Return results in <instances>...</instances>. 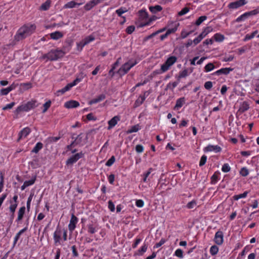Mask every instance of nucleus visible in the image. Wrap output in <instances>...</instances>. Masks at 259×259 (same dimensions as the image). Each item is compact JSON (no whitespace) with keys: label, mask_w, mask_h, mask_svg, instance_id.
I'll return each mask as SVG.
<instances>
[{"label":"nucleus","mask_w":259,"mask_h":259,"mask_svg":"<svg viewBox=\"0 0 259 259\" xmlns=\"http://www.w3.org/2000/svg\"><path fill=\"white\" fill-rule=\"evenodd\" d=\"M106 98V96L104 94H102L98 96H97L96 98H94L90 100L89 101V104L90 105H93L96 104L97 103L100 102L104 100Z\"/></svg>","instance_id":"obj_21"},{"label":"nucleus","mask_w":259,"mask_h":259,"mask_svg":"<svg viewBox=\"0 0 259 259\" xmlns=\"http://www.w3.org/2000/svg\"><path fill=\"white\" fill-rule=\"evenodd\" d=\"M193 32V31H190L189 32L186 31L185 30H183L181 33V37L183 39L186 38L189 35Z\"/></svg>","instance_id":"obj_54"},{"label":"nucleus","mask_w":259,"mask_h":259,"mask_svg":"<svg viewBox=\"0 0 259 259\" xmlns=\"http://www.w3.org/2000/svg\"><path fill=\"white\" fill-rule=\"evenodd\" d=\"M197 205V201L196 200L193 199L191 201L189 202L187 205L186 207L188 209H192Z\"/></svg>","instance_id":"obj_50"},{"label":"nucleus","mask_w":259,"mask_h":259,"mask_svg":"<svg viewBox=\"0 0 259 259\" xmlns=\"http://www.w3.org/2000/svg\"><path fill=\"white\" fill-rule=\"evenodd\" d=\"M231 170V167L228 163H224L222 167V170L224 172H228Z\"/></svg>","instance_id":"obj_55"},{"label":"nucleus","mask_w":259,"mask_h":259,"mask_svg":"<svg viewBox=\"0 0 259 259\" xmlns=\"http://www.w3.org/2000/svg\"><path fill=\"white\" fill-rule=\"evenodd\" d=\"M220 175L221 172L219 170L215 171L210 178V183L211 185L216 184L220 179Z\"/></svg>","instance_id":"obj_18"},{"label":"nucleus","mask_w":259,"mask_h":259,"mask_svg":"<svg viewBox=\"0 0 259 259\" xmlns=\"http://www.w3.org/2000/svg\"><path fill=\"white\" fill-rule=\"evenodd\" d=\"M142 241V239L140 238H138V237L136 238L135 242L132 244V248L135 249L137 248V246L141 243Z\"/></svg>","instance_id":"obj_60"},{"label":"nucleus","mask_w":259,"mask_h":259,"mask_svg":"<svg viewBox=\"0 0 259 259\" xmlns=\"http://www.w3.org/2000/svg\"><path fill=\"white\" fill-rule=\"evenodd\" d=\"M120 120V117L118 115L115 116L113 118H112L108 122V126L107 127V130H110L113 127H114L117 124L118 122Z\"/></svg>","instance_id":"obj_14"},{"label":"nucleus","mask_w":259,"mask_h":259,"mask_svg":"<svg viewBox=\"0 0 259 259\" xmlns=\"http://www.w3.org/2000/svg\"><path fill=\"white\" fill-rule=\"evenodd\" d=\"M33 195H34L33 193H31L27 199V203H26V208H27V211H28V212L30 210L31 202L32 198L33 197Z\"/></svg>","instance_id":"obj_46"},{"label":"nucleus","mask_w":259,"mask_h":259,"mask_svg":"<svg viewBox=\"0 0 259 259\" xmlns=\"http://www.w3.org/2000/svg\"><path fill=\"white\" fill-rule=\"evenodd\" d=\"M213 241L218 245L223 244L224 242V234L222 231L219 230L215 233Z\"/></svg>","instance_id":"obj_12"},{"label":"nucleus","mask_w":259,"mask_h":259,"mask_svg":"<svg viewBox=\"0 0 259 259\" xmlns=\"http://www.w3.org/2000/svg\"><path fill=\"white\" fill-rule=\"evenodd\" d=\"M177 61L176 56H172L168 57L166 61L161 66V70L162 72L167 71L170 66L174 65Z\"/></svg>","instance_id":"obj_5"},{"label":"nucleus","mask_w":259,"mask_h":259,"mask_svg":"<svg viewBox=\"0 0 259 259\" xmlns=\"http://www.w3.org/2000/svg\"><path fill=\"white\" fill-rule=\"evenodd\" d=\"M190 11V9L188 7H185L182 9L179 13L178 15L179 16H183L186 14H187Z\"/></svg>","instance_id":"obj_61"},{"label":"nucleus","mask_w":259,"mask_h":259,"mask_svg":"<svg viewBox=\"0 0 259 259\" xmlns=\"http://www.w3.org/2000/svg\"><path fill=\"white\" fill-rule=\"evenodd\" d=\"M71 250L72 252V256L74 257H77L79 256V254L77 249V248L75 245H73L71 246Z\"/></svg>","instance_id":"obj_57"},{"label":"nucleus","mask_w":259,"mask_h":259,"mask_svg":"<svg viewBox=\"0 0 259 259\" xmlns=\"http://www.w3.org/2000/svg\"><path fill=\"white\" fill-rule=\"evenodd\" d=\"M135 150L138 153H142L144 151V147L140 144L137 145L135 147Z\"/></svg>","instance_id":"obj_62"},{"label":"nucleus","mask_w":259,"mask_h":259,"mask_svg":"<svg viewBox=\"0 0 259 259\" xmlns=\"http://www.w3.org/2000/svg\"><path fill=\"white\" fill-rule=\"evenodd\" d=\"M258 14H259V7L254 10H253L249 12H246L244 14H242L238 18H237V19H236V22H240L241 21H244L249 16L256 15Z\"/></svg>","instance_id":"obj_6"},{"label":"nucleus","mask_w":259,"mask_h":259,"mask_svg":"<svg viewBox=\"0 0 259 259\" xmlns=\"http://www.w3.org/2000/svg\"><path fill=\"white\" fill-rule=\"evenodd\" d=\"M64 55V53L61 50H52L44 56L45 58L51 61L57 60L62 58Z\"/></svg>","instance_id":"obj_4"},{"label":"nucleus","mask_w":259,"mask_h":259,"mask_svg":"<svg viewBox=\"0 0 259 259\" xmlns=\"http://www.w3.org/2000/svg\"><path fill=\"white\" fill-rule=\"evenodd\" d=\"M72 139H74L73 141L75 145L83 146L84 145L87 140V137L83 134L81 133L78 135L76 138L72 137Z\"/></svg>","instance_id":"obj_9"},{"label":"nucleus","mask_w":259,"mask_h":259,"mask_svg":"<svg viewBox=\"0 0 259 259\" xmlns=\"http://www.w3.org/2000/svg\"><path fill=\"white\" fill-rule=\"evenodd\" d=\"M26 208L24 206L21 207L18 211V217L16 221L19 222L22 220L25 213Z\"/></svg>","instance_id":"obj_27"},{"label":"nucleus","mask_w":259,"mask_h":259,"mask_svg":"<svg viewBox=\"0 0 259 259\" xmlns=\"http://www.w3.org/2000/svg\"><path fill=\"white\" fill-rule=\"evenodd\" d=\"M207 17L206 16H201L199 17L195 21V24L196 26H199L203 21L207 19Z\"/></svg>","instance_id":"obj_45"},{"label":"nucleus","mask_w":259,"mask_h":259,"mask_svg":"<svg viewBox=\"0 0 259 259\" xmlns=\"http://www.w3.org/2000/svg\"><path fill=\"white\" fill-rule=\"evenodd\" d=\"M74 83L72 82L69 83H68L64 88H63L65 92L69 91L73 87L75 86Z\"/></svg>","instance_id":"obj_63"},{"label":"nucleus","mask_w":259,"mask_h":259,"mask_svg":"<svg viewBox=\"0 0 259 259\" xmlns=\"http://www.w3.org/2000/svg\"><path fill=\"white\" fill-rule=\"evenodd\" d=\"M140 130V127L139 124L135 125L131 127L127 131V133L131 134L133 133L137 132Z\"/></svg>","instance_id":"obj_48"},{"label":"nucleus","mask_w":259,"mask_h":259,"mask_svg":"<svg viewBox=\"0 0 259 259\" xmlns=\"http://www.w3.org/2000/svg\"><path fill=\"white\" fill-rule=\"evenodd\" d=\"M149 9L152 13L156 14L158 12H160L162 10V8L160 5H155L149 7Z\"/></svg>","instance_id":"obj_30"},{"label":"nucleus","mask_w":259,"mask_h":259,"mask_svg":"<svg viewBox=\"0 0 259 259\" xmlns=\"http://www.w3.org/2000/svg\"><path fill=\"white\" fill-rule=\"evenodd\" d=\"M84 156V153L81 151L79 153H76L71 157H70L66 161V165H72L76 163L79 159L83 158Z\"/></svg>","instance_id":"obj_7"},{"label":"nucleus","mask_w":259,"mask_h":259,"mask_svg":"<svg viewBox=\"0 0 259 259\" xmlns=\"http://www.w3.org/2000/svg\"><path fill=\"white\" fill-rule=\"evenodd\" d=\"M27 230V227H26L23 229L20 230L18 233H17L16 235V236L14 237V245L16 244L17 242L18 241V239L20 238V236L21 234H22L24 232H25Z\"/></svg>","instance_id":"obj_36"},{"label":"nucleus","mask_w":259,"mask_h":259,"mask_svg":"<svg viewBox=\"0 0 259 259\" xmlns=\"http://www.w3.org/2000/svg\"><path fill=\"white\" fill-rule=\"evenodd\" d=\"M219 250V249L218 246L216 245H213L210 247L209 252L211 255H215L218 253Z\"/></svg>","instance_id":"obj_43"},{"label":"nucleus","mask_w":259,"mask_h":259,"mask_svg":"<svg viewBox=\"0 0 259 259\" xmlns=\"http://www.w3.org/2000/svg\"><path fill=\"white\" fill-rule=\"evenodd\" d=\"M204 152L207 153L213 151L215 153H219L222 151V148L218 145H212L209 144L203 149Z\"/></svg>","instance_id":"obj_13"},{"label":"nucleus","mask_w":259,"mask_h":259,"mask_svg":"<svg viewBox=\"0 0 259 259\" xmlns=\"http://www.w3.org/2000/svg\"><path fill=\"white\" fill-rule=\"evenodd\" d=\"M215 68L214 65L212 63H209L206 64L204 67V72H208L212 71Z\"/></svg>","instance_id":"obj_44"},{"label":"nucleus","mask_w":259,"mask_h":259,"mask_svg":"<svg viewBox=\"0 0 259 259\" xmlns=\"http://www.w3.org/2000/svg\"><path fill=\"white\" fill-rule=\"evenodd\" d=\"M85 76V75L83 72H81L78 74H77L76 78L73 80V82L76 85L79 82H81L83 78Z\"/></svg>","instance_id":"obj_29"},{"label":"nucleus","mask_w":259,"mask_h":259,"mask_svg":"<svg viewBox=\"0 0 259 259\" xmlns=\"http://www.w3.org/2000/svg\"><path fill=\"white\" fill-rule=\"evenodd\" d=\"M51 105V102L50 100H49L48 101L46 102L44 105V109L42 110V113H45L48 109L50 107Z\"/></svg>","instance_id":"obj_56"},{"label":"nucleus","mask_w":259,"mask_h":259,"mask_svg":"<svg viewBox=\"0 0 259 259\" xmlns=\"http://www.w3.org/2000/svg\"><path fill=\"white\" fill-rule=\"evenodd\" d=\"M174 255L179 258H182L184 257L183 251L181 249L178 248L175 251Z\"/></svg>","instance_id":"obj_47"},{"label":"nucleus","mask_w":259,"mask_h":259,"mask_svg":"<svg viewBox=\"0 0 259 259\" xmlns=\"http://www.w3.org/2000/svg\"><path fill=\"white\" fill-rule=\"evenodd\" d=\"M185 97H181L178 99L176 101V105L174 108V110H178L181 108L183 105L185 103Z\"/></svg>","instance_id":"obj_22"},{"label":"nucleus","mask_w":259,"mask_h":259,"mask_svg":"<svg viewBox=\"0 0 259 259\" xmlns=\"http://www.w3.org/2000/svg\"><path fill=\"white\" fill-rule=\"evenodd\" d=\"M79 106V103L75 100H70L66 102L64 104V107L68 109L76 108Z\"/></svg>","instance_id":"obj_17"},{"label":"nucleus","mask_w":259,"mask_h":259,"mask_svg":"<svg viewBox=\"0 0 259 259\" xmlns=\"http://www.w3.org/2000/svg\"><path fill=\"white\" fill-rule=\"evenodd\" d=\"M137 60L130 59L127 62L124 63L118 71L120 75H123L126 74L130 69L138 63Z\"/></svg>","instance_id":"obj_3"},{"label":"nucleus","mask_w":259,"mask_h":259,"mask_svg":"<svg viewBox=\"0 0 259 259\" xmlns=\"http://www.w3.org/2000/svg\"><path fill=\"white\" fill-rule=\"evenodd\" d=\"M36 101L35 100H31L30 101L27 102L26 103L22 104L16 109V110L14 111V114L15 115V118H17L18 117V115L21 112H28L31 109L37 107L36 105Z\"/></svg>","instance_id":"obj_2"},{"label":"nucleus","mask_w":259,"mask_h":259,"mask_svg":"<svg viewBox=\"0 0 259 259\" xmlns=\"http://www.w3.org/2000/svg\"><path fill=\"white\" fill-rule=\"evenodd\" d=\"M17 85L13 83L9 87L7 88H3L0 91V95L1 96L7 95L10 92L15 89Z\"/></svg>","instance_id":"obj_15"},{"label":"nucleus","mask_w":259,"mask_h":259,"mask_svg":"<svg viewBox=\"0 0 259 259\" xmlns=\"http://www.w3.org/2000/svg\"><path fill=\"white\" fill-rule=\"evenodd\" d=\"M51 1L50 0H47L43 3L40 7V10L41 11H47L51 7Z\"/></svg>","instance_id":"obj_34"},{"label":"nucleus","mask_w":259,"mask_h":259,"mask_svg":"<svg viewBox=\"0 0 259 259\" xmlns=\"http://www.w3.org/2000/svg\"><path fill=\"white\" fill-rule=\"evenodd\" d=\"M207 158V156L205 155H203L201 156L199 163L200 166H202L206 163Z\"/></svg>","instance_id":"obj_58"},{"label":"nucleus","mask_w":259,"mask_h":259,"mask_svg":"<svg viewBox=\"0 0 259 259\" xmlns=\"http://www.w3.org/2000/svg\"><path fill=\"white\" fill-rule=\"evenodd\" d=\"M140 18L143 21H147L149 19V15L146 10H141L139 11Z\"/></svg>","instance_id":"obj_24"},{"label":"nucleus","mask_w":259,"mask_h":259,"mask_svg":"<svg viewBox=\"0 0 259 259\" xmlns=\"http://www.w3.org/2000/svg\"><path fill=\"white\" fill-rule=\"evenodd\" d=\"M148 247V243L144 242L142 246L135 253L136 255L141 256L146 252Z\"/></svg>","instance_id":"obj_19"},{"label":"nucleus","mask_w":259,"mask_h":259,"mask_svg":"<svg viewBox=\"0 0 259 259\" xmlns=\"http://www.w3.org/2000/svg\"><path fill=\"white\" fill-rule=\"evenodd\" d=\"M85 46V45H84V42L81 40L76 43V49L77 51L80 52Z\"/></svg>","instance_id":"obj_59"},{"label":"nucleus","mask_w":259,"mask_h":259,"mask_svg":"<svg viewBox=\"0 0 259 259\" xmlns=\"http://www.w3.org/2000/svg\"><path fill=\"white\" fill-rule=\"evenodd\" d=\"M239 173L242 177H246L249 174V171L246 167H243L241 168Z\"/></svg>","instance_id":"obj_52"},{"label":"nucleus","mask_w":259,"mask_h":259,"mask_svg":"<svg viewBox=\"0 0 259 259\" xmlns=\"http://www.w3.org/2000/svg\"><path fill=\"white\" fill-rule=\"evenodd\" d=\"M233 70L231 68H222L213 73L214 75H220L221 74L227 75Z\"/></svg>","instance_id":"obj_20"},{"label":"nucleus","mask_w":259,"mask_h":259,"mask_svg":"<svg viewBox=\"0 0 259 259\" xmlns=\"http://www.w3.org/2000/svg\"><path fill=\"white\" fill-rule=\"evenodd\" d=\"M74 83L72 82L69 83H68L64 88H63L65 92L69 91L73 87L75 86Z\"/></svg>","instance_id":"obj_64"},{"label":"nucleus","mask_w":259,"mask_h":259,"mask_svg":"<svg viewBox=\"0 0 259 259\" xmlns=\"http://www.w3.org/2000/svg\"><path fill=\"white\" fill-rule=\"evenodd\" d=\"M249 108V104L247 101H244L240 105L238 112L243 113L248 110Z\"/></svg>","instance_id":"obj_23"},{"label":"nucleus","mask_w":259,"mask_h":259,"mask_svg":"<svg viewBox=\"0 0 259 259\" xmlns=\"http://www.w3.org/2000/svg\"><path fill=\"white\" fill-rule=\"evenodd\" d=\"M36 177L35 176L33 177H32L31 180H28V181H25L24 182V183L25 184V185L27 187H28L29 186H31L33 184H34V183H35V182L36 181Z\"/></svg>","instance_id":"obj_53"},{"label":"nucleus","mask_w":259,"mask_h":259,"mask_svg":"<svg viewBox=\"0 0 259 259\" xmlns=\"http://www.w3.org/2000/svg\"><path fill=\"white\" fill-rule=\"evenodd\" d=\"M88 232L90 234H93L98 231V228L93 224H90L87 225Z\"/></svg>","instance_id":"obj_33"},{"label":"nucleus","mask_w":259,"mask_h":259,"mask_svg":"<svg viewBox=\"0 0 259 259\" xmlns=\"http://www.w3.org/2000/svg\"><path fill=\"white\" fill-rule=\"evenodd\" d=\"M95 39V37L93 35H90L85 37L82 41L84 42V45H88L90 42L94 41Z\"/></svg>","instance_id":"obj_42"},{"label":"nucleus","mask_w":259,"mask_h":259,"mask_svg":"<svg viewBox=\"0 0 259 259\" xmlns=\"http://www.w3.org/2000/svg\"><path fill=\"white\" fill-rule=\"evenodd\" d=\"M192 71H193V69H191L189 74L191 73V72H192ZM188 75H189V73H188V69H185L183 70H182L179 72V75L178 78H184V77H186V76H187Z\"/></svg>","instance_id":"obj_39"},{"label":"nucleus","mask_w":259,"mask_h":259,"mask_svg":"<svg viewBox=\"0 0 259 259\" xmlns=\"http://www.w3.org/2000/svg\"><path fill=\"white\" fill-rule=\"evenodd\" d=\"M115 161V158L114 156H112L106 162L105 165L107 166H111Z\"/></svg>","instance_id":"obj_51"},{"label":"nucleus","mask_w":259,"mask_h":259,"mask_svg":"<svg viewBox=\"0 0 259 259\" xmlns=\"http://www.w3.org/2000/svg\"><path fill=\"white\" fill-rule=\"evenodd\" d=\"M43 148V144L42 143L37 142L32 150L31 151V153H37Z\"/></svg>","instance_id":"obj_32"},{"label":"nucleus","mask_w":259,"mask_h":259,"mask_svg":"<svg viewBox=\"0 0 259 259\" xmlns=\"http://www.w3.org/2000/svg\"><path fill=\"white\" fill-rule=\"evenodd\" d=\"M62 235V230L57 227L56 231L53 234V239L54 240V243L56 245L61 244V236Z\"/></svg>","instance_id":"obj_11"},{"label":"nucleus","mask_w":259,"mask_h":259,"mask_svg":"<svg viewBox=\"0 0 259 259\" xmlns=\"http://www.w3.org/2000/svg\"><path fill=\"white\" fill-rule=\"evenodd\" d=\"M121 58H119L114 63V64L112 65V67L111 69L109 71V75L111 76V77H112L114 76L115 74L114 70L115 69L116 67L118 66L119 64V60H120Z\"/></svg>","instance_id":"obj_26"},{"label":"nucleus","mask_w":259,"mask_h":259,"mask_svg":"<svg viewBox=\"0 0 259 259\" xmlns=\"http://www.w3.org/2000/svg\"><path fill=\"white\" fill-rule=\"evenodd\" d=\"M249 192L246 191L244 192L242 194H240L238 195H235L233 196V198L234 200L237 201L240 199L246 198Z\"/></svg>","instance_id":"obj_35"},{"label":"nucleus","mask_w":259,"mask_h":259,"mask_svg":"<svg viewBox=\"0 0 259 259\" xmlns=\"http://www.w3.org/2000/svg\"><path fill=\"white\" fill-rule=\"evenodd\" d=\"M213 38L215 41L222 42L225 39V36L224 35L217 33L213 35Z\"/></svg>","instance_id":"obj_40"},{"label":"nucleus","mask_w":259,"mask_h":259,"mask_svg":"<svg viewBox=\"0 0 259 259\" xmlns=\"http://www.w3.org/2000/svg\"><path fill=\"white\" fill-rule=\"evenodd\" d=\"M63 36V34L61 32L58 31L50 33L51 38L54 40H58L59 38H62Z\"/></svg>","instance_id":"obj_25"},{"label":"nucleus","mask_w":259,"mask_h":259,"mask_svg":"<svg viewBox=\"0 0 259 259\" xmlns=\"http://www.w3.org/2000/svg\"><path fill=\"white\" fill-rule=\"evenodd\" d=\"M11 205L9 207V210L11 213H15L16 209L18 206V204L17 203H13V202L12 200L10 201Z\"/></svg>","instance_id":"obj_49"},{"label":"nucleus","mask_w":259,"mask_h":259,"mask_svg":"<svg viewBox=\"0 0 259 259\" xmlns=\"http://www.w3.org/2000/svg\"><path fill=\"white\" fill-rule=\"evenodd\" d=\"M31 132V130L28 127L23 128L18 134V141L22 138H26Z\"/></svg>","instance_id":"obj_16"},{"label":"nucleus","mask_w":259,"mask_h":259,"mask_svg":"<svg viewBox=\"0 0 259 259\" xmlns=\"http://www.w3.org/2000/svg\"><path fill=\"white\" fill-rule=\"evenodd\" d=\"M145 101L144 97H142L139 96L138 98L136 100L134 105V108H136L138 107H139L140 105H141L143 102Z\"/></svg>","instance_id":"obj_37"},{"label":"nucleus","mask_w":259,"mask_h":259,"mask_svg":"<svg viewBox=\"0 0 259 259\" xmlns=\"http://www.w3.org/2000/svg\"><path fill=\"white\" fill-rule=\"evenodd\" d=\"M81 4H79L75 2L74 1H70L67 3L64 6V9H71L75 8L76 6H80Z\"/></svg>","instance_id":"obj_31"},{"label":"nucleus","mask_w":259,"mask_h":259,"mask_svg":"<svg viewBox=\"0 0 259 259\" xmlns=\"http://www.w3.org/2000/svg\"><path fill=\"white\" fill-rule=\"evenodd\" d=\"M36 29L34 24H27L21 26L17 31L14 36L15 40L20 41L32 34Z\"/></svg>","instance_id":"obj_1"},{"label":"nucleus","mask_w":259,"mask_h":259,"mask_svg":"<svg viewBox=\"0 0 259 259\" xmlns=\"http://www.w3.org/2000/svg\"><path fill=\"white\" fill-rule=\"evenodd\" d=\"M78 222V219L74 214H72L68 224V230L70 233H72L73 231L75 229L76 225Z\"/></svg>","instance_id":"obj_10"},{"label":"nucleus","mask_w":259,"mask_h":259,"mask_svg":"<svg viewBox=\"0 0 259 259\" xmlns=\"http://www.w3.org/2000/svg\"><path fill=\"white\" fill-rule=\"evenodd\" d=\"M157 19V17L156 16H152L150 18H149L148 20L147 21L141 22L140 26L141 27H144L150 25L153 21H155Z\"/></svg>","instance_id":"obj_28"},{"label":"nucleus","mask_w":259,"mask_h":259,"mask_svg":"<svg viewBox=\"0 0 259 259\" xmlns=\"http://www.w3.org/2000/svg\"><path fill=\"white\" fill-rule=\"evenodd\" d=\"M247 3V1L246 0H238L229 3L228 5V7L230 10L237 9Z\"/></svg>","instance_id":"obj_8"},{"label":"nucleus","mask_w":259,"mask_h":259,"mask_svg":"<svg viewBox=\"0 0 259 259\" xmlns=\"http://www.w3.org/2000/svg\"><path fill=\"white\" fill-rule=\"evenodd\" d=\"M127 11L126 8L121 7L119 9L116 10L115 13L118 15V16L124 18V21H125V18L122 17V15Z\"/></svg>","instance_id":"obj_38"},{"label":"nucleus","mask_w":259,"mask_h":259,"mask_svg":"<svg viewBox=\"0 0 259 259\" xmlns=\"http://www.w3.org/2000/svg\"><path fill=\"white\" fill-rule=\"evenodd\" d=\"M179 26V23H175V26L172 28H168L167 30L166 33H167V34L168 35H169V34H170L171 33H175L177 30Z\"/></svg>","instance_id":"obj_41"}]
</instances>
